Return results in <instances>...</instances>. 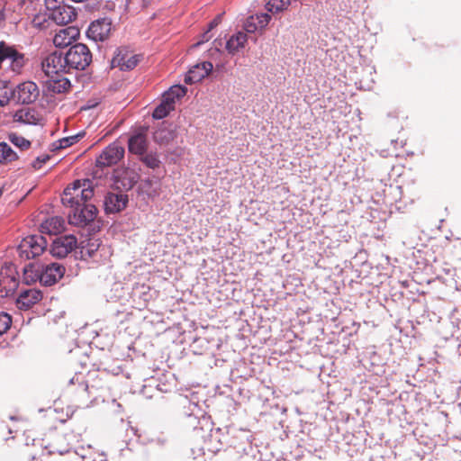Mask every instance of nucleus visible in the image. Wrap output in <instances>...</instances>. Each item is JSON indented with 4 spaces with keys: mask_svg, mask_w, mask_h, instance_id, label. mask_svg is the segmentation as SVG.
<instances>
[{
    "mask_svg": "<svg viewBox=\"0 0 461 461\" xmlns=\"http://www.w3.org/2000/svg\"><path fill=\"white\" fill-rule=\"evenodd\" d=\"M80 35L79 29L77 26H68L59 30L53 37V44L57 48H66L70 46Z\"/></svg>",
    "mask_w": 461,
    "mask_h": 461,
    "instance_id": "nucleus-12",
    "label": "nucleus"
},
{
    "mask_svg": "<svg viewBox=\"0 0 461 461\" xmlns=\"http://www.w3.org/2000/svg\"><path fill=\"white\" fill-rule=\"evenodd\" d=\"M124 156V148L119 143L113 142L106 147L96 158V166L99 167H111L117 164Z\"/></svg>",
    "mask_w": 461,
    "mask_h": 461,
    "instance_id": "nucleus-8",
    "label": "nucleus"
},
{
    "mask_svg": "<svg viewBox=\"0 0 461 461\" xmlns=\"http://www.w3.org/2000/svg\"><path fill=\"white\" fill-rule=\"evenodd\" d=\"M40 95L38 86L32 81H25L19 84L14 90L13 96L18 103L32 104Z\"/></svg>",
    "mask_w": 461,
    "mask_h": 461,
    "instance_id": "nucleus-9",
    "label": "nucleus"
},
{
    "mask_svg": "<svg viewBox=\"0 0 461 461\" xmlns=\"http://www.w3.org/2000/svg\"><path fill=\"white\" fill-rule=\"evenodd\" d=\"M248 37L245 33L242 32H239L235 37L232 36V51L234 50H240V49H243L245 46V43L247 42Z\"/></svg>",
    "mask_w": 461,
    "mask_h": 461,
    "instance_id": "nucleus-31",
    "label": "nucleus"
},
{
    "mask_svg": "<svg viewBox=\"0 0 461 461\" xmlns=\"http://www.w3.org/2000/svg\"><path fill=\"white\" fill-rule=\"evenodd\" d=\"M8 60L10 68L15 74H21L27 59L24 54L19 52L14 46L5 41L0 42V63Z\"/></svg>",
    "mask_w": 461,
    "mask_h": 461,
    "instance_id": "nucleus-5",
    "label": "nucleus"
},
{
    "mask_svg": "<svg viewBox=\"0 0 461 461\" xmlns=\"http://www.w3.org/2000/svg\"><path fill=\"white\" fill-rule=\"evenodd\" d=\"M221 431V429H218L217 431L212 435V437L217 438V434Z\"/></svg>",
    "mask_w": 461,
    "mask_h": 461,
    "instance_id": "nucleus-39",
    "label": "nucleus"
},
{
    "mask_svg": "<svg viewBox=\"0 0 461 461\" xmlns=\"http://www.w3.org/2000/svg\"><path fill=\"white\" fill-rule=\"evenodd\" d=\"M46 15L57 24L65 25L77 18L76 9L65 0H44Z\"/></svg>",
    "mask_w": 461,
    "mask_h": 461,
    "instance_id": "nucleus-3",
    "label": "nucleus"
},
{
    "mask_svg": "<svg viewBox=\"0 0 461 461\" xmlns=\"http://www.w3.org/2000/svg\"><path fill=\"white\" fill-rule=\"evenodd\" d=\"M58 452H59V454H61V455H62V454H64V453H68V450H65V451H63V450H58Z\"/></svg>",
    "mask_w": 461,
    "mask_h": 461,
    "instance_id": "nucleus-40",
    "label": "nucleus"
},
{
    "mask_svg": "<svg viewBox=\"0 0 461 461\" xmlns=\"http://www.w3.org/2000/svg\"><path fill=\"white\" fill-rule=\"evenodd\" d=\"M128 195L122 193H108L104 201L106 213H115L122 211L128 203Z\"/></svg>",
    "mask_w": 461,
    "mask_h": 461,
    "instance_id": "nucleus-13",
    "label": "nucleus"
},
{
    "mask_svg": "<svg viewBox=\"0 0 461 461\" xmlns=\"http://www.w3.org/2000/svg\"><path fill=\"white\" fill-rule=\"evenodd\" d=\"M50 159L49 155H43L38 157L33 162L32 167L34 169H40L44 163H46Z\"/></svg>",
    "mask_w": 461,
    "mask_h": 461,
    "instance_id": "nucleus-35",
    "label": "nucleus"
},
{
    "mask_svg": "<svg viewBox=\"0 0 461 461\" xmlns=\"http://www.w3.org/2000/svg\"><path fill=\"white\" fill-rule=\"evenodd\" d=\"M17 158V154L6 142H0V163L12 162Z\"/></svg>",
    "mask_w": 461,
    "mask_h": 461,
    "instance_id": "nucleus-24",
    "label": "nucleus"
},
{
    "mask_svg": "<svg viewBox=\"0 0 461 461\" xmlns=\"http://www.w3.org/2000/svg\"><path fill=\"white\" fill-rule=\"evenodd\" d=\"M213 50L219 53H230V37L218 38L213 41Z\"/></svg>",
    "mask_w": 461,
    "mask_h": 461,
    "instance_id": "nucleus-28",
    "label": "nucleus"
},
{
    "mask_svg": "<svg viewBox=\"0 0 461 461\" xmlns=\"http://www.w3.org/2000/svg\"><path fill=\"white\" fill-rule=\"evenodd\" d=\"M112 31V21L109 18H100L93 21L87 30L86 37L95 42H104L109 39Z\"/></svg>",
    "mask_w": 461,
    "mask_h": 461,
    "instance_id": "nucleus-6",
    "label": "nucleus"
},
{
    "mask_svg": "<svg viewBox=\"0 0 461 461\" xmlns=\"http://www.w3.org/2000/svg\"><path fill=\"white\" fill-rule=\"evenodd\" d=\"M94 196L92 181L76 180L66 187L61 196L64 206L69 207L68 222L76 226H85L93 221L96 216V207L88 203Z\"/></svg>",
    "mask_w": 461,
    "mask_h": 461,
    "instance_id": "nucleus-1",
    "label": "nucleus"
},
{
    "mask_svg": "<svg viewBox=\"0 0 461 461\" xmlns=\"http://www.w3.org/2000/svg\"><path fill=\"white\" fill-rule=\"evenodd\" d=\"M83 389L86 390L87 389V384H83Z\"/></svg>",
    "mask_w": 461,
    "mask_h": 461,
    "instance_id": "nucleus-42",
    "label": "nucleus"
},
{
    "mask_svg": "<svg viewBox=\"0 0 461 461\" xmlns=\"http://www.w3.org/2000/svg\"><path fill=\"white\" fill-rule=\"evenodd\" d=\"M24 275H25L24 278H25L26 282L28 283L29 280H28V276H27L28 275L27 270H25Z\"/></svg>",
    "mask_w": 461,
    "mask_h": 461,
    "instance_id": "nucleus-38",
    "label": "nucleus"
},
{
    "mask_svg": "<svg viewBox=\"0 0 461 461\" xmlns=\"http://www.w3.org/2000/svg\"><path fill=\"white\" fill-rule=\"evenodd\" d=\"M77 246L74 235H65L55 239L51 244L50 252L54 257L64 258Z\"/></svg>",
    "mask_w": 461,
    "mask_h": 461,
    "instance_id": "nucleus-11",
    "label": "nucleus"
},
{
    "mask_svg": "<svg viewBox=\"0 0 461 461\" xmlns=\"http://www.w3.org/2000/svg\"><path fill=\"white\" fill-rule=\"evenodd\" d=\"M73 383H74V378H71V379L69 380V384H73Z\"/></svg>",
    "mask_w": 461,
    "mask_h": 461,
    "instance_id": "nucleus-43",
    "label": "nucleus"
},
{
    "mask_svg": "<svg viewBox=\"0 0 461 461\" xmlns=\"http://www.w3.org/2000/svg\"><path fill=\"white\" fill-rule=\"evenodd\" d=\"M99 250H100L99 244H97L95 241V242L87 241V243L86 245L81 247L80 255L84 260H88V259L92 258L95 261H96Z\"/></svg>",
    "mask_w": 461,
    "mask_h": 461,
    "instance_id": "nucleus-22",
    "label": "nucleus"
},
{
    "mask_svg": "<svg viewBox=\"0 0 461 461\" xmlns=\"http://www.w3.org/2000/svg\"><path fill=\"white\" fill-rule=\"evenodd\" d=\"M141 162L151 169H156L160 167L161 161L156 152H145L140 157Z\"/></svg>",
    "mask_w": 461,
    "mask_h": 461,
    "instance_id": "nucleus-27",
    "label": "nucleus"
},
{
    "mask_svg": "<svg viewBox=\"0 0 461 461\" xmlns=\"http://www.w3.org/2000/svg\"><path fill=\"white\" fill-rule=\"evenodd\" d=\"M41 292L37 289L22 290L17 297V304L21 309H28L41 300Z\"/></svg>",
    "mask_w": 461,
    "mask_h": 461,
    "instance_id": "nucleus-18",
    "label": "nucleus"
},
{
    "mask_svg": "<svg viewBox=\"0 0 461 461\" xmlns=\"http://www.w3.org/2000/svg\"><path fill=\"white\" fill-rule=\"evenodd\" d=\"M139 61L138 55L131 53L125 48H118L111 60V65L113 68H119L120 70L126 71L133 69Z\"/></svg>",
    "mask_w": 461,
    "mask_h": 461,
    "instance_id": "nucleus-10",
    "label": "nucleus"
},
{
    "mask_svg": "<svg viewBox=\"0 0 461 461\" xmlns=\"http://www.w3.org/2000/svg\"><path fill=\"white\" fill-rule=\"evenodd\" d=\"M221 15H218L216 18H214L209 23L208 30L206 32H204L203 34L202 35V40L198 41L195 44H194V47H197L198 45L202 44L203 42L208 41L212 37L210 34L211 30H212L214 27H216L221 23Z\"/></svg>",
    "mask_w": 461,
    "mask_h": 461,
    "instance_id": "nucleus-30",
    "label": "nucleus"
},
{
    "mask_svg": "<svg viewBox=\"0 0 461 461\" xmlns=\"http://www.w3.org/2000/svg\"><path fill=\"white\" fill-rule=\"evenodd\" d=\"M171 104L161 101V103L155 108L153 111L152 116L154 119L160 120L168 115V113L173 111Z\"/></svg>",
    "mask_w": 461,
    "mask_h": 461,
    "instance_id": "nucleus-29",
    "label": "nucleus"
},
{
    "mask_svg": "<svg viewBox=\"0 0 461 461\" xmlns=\"http://www.w3.org/2000/svg\"><path fill=\"white\" fill-rule=\"evenodd\" d=\"M290 5V0H267L266 9L272 14H277L287 9Z\"/></svg>",
    "mask_w": 461,
    "mask_h": 461,
    "instance_id": "nucleus-26",
    "label": "nucleus"
},
{
    "mask_svg": "<svg viewBox=\"0 0 461 461\" xmlns=\"http://www.w3.org/2000/svg\"><path fill=\"white\" fill-rule=\"evenodd\" d=\"M167 91L168 95H172L176 100H179L185 95L187 89L183 86L176 85L171 86Z\"/></svg>",
    "mask_w": 461,
    "mask_h": 461,
    "instance_id": "nucleus-34",
    "label": "nucleus"
},
{
    "mask_svg": "<svg viewBox=\"0 0 461 461\" xmlns=\"http://www.w3.org/2000/svg\"><path fill=\"white\" fill-rule=\"evenodd\" d=\"M49 79L45 82L48 91L53 94H61L68 91L71 86L70 81L59 74L47 75Z\"/></svg>",
    "mask_w": 461,
    "mask_h": 461,
    "instance_id": "nucleus-17",
    "label": "nucleus"
},
{
    "mask_svg": "<svg viewBox=\"0 0 461 461\" xmlns=\"http://www.w3.org/2000/svg\"><path fill=\"white\" fill-rule=\"evenodd\" d=\"M47 241L41 235H31L21 241L18 252L22 258L31 259L40 256L46 249Z\"/></svg>",
    "mask_w": 461,
    "mask_h": 461,
    "instance_id": "nucleus-4",
    "label": "nucleus"
},
{
    "mask_svg": "<svg viewBox=\"0 0 461 461\" xmlns=\"http://www.w3.org/2000/svg\"><path fill=\"white\" fill-rule=\"evenodd\" d=\"M160 184L158 178H147L140 183V189L149 197L158 194Z\"/></svg>",
    "mask_w": 461,
    "mask_h": 461,
    "instance_id": "nucleus-23",
    "label": "nucleus"
},
{
    "mask_svg": "<svg viewBox=\"0 0 461 461\" xmlns=\"http://www.w3.org/2000/svg\"><path fill=\"white\" fill-rule=\"evenodd\" d=\"M136 182L135 179L132 180L131 184L130 185V187H132V185Z\"/></svg>",
    "mask_w": 461,
    "mask_h": 461,
    "instance_id": "nucleus-41",
    "label": "nucleus"
},
{
    "mask_svg": "<svg viewBox=\"0 0 461 461\" xmlns=\"http://www.w3.org/2000/svg\"><path fill=\"white\" fill-rule=\"evenodd\" d=\"M14 120L23 124L36 125L39 123L40 117L35 110L23 108L15 112Z\"/></svg>",
    "mask_w": 461,
    "mask_h": 461,
    "instance_id": "nucleus-21",
    "label": "nucleus"
},
{
    "mask_svg": "<svg viewBox=\"0 0 461 461\" xmlns=\"http://www.w3.org/2000/svg\"><path fill=\"white\" fill-rule=\"evenodd\" d=\"M12 324V318L6 312H0V335L5 333Z\"/></svg>",
    "mask_w": 461,
    "mask_h": 461,
    "instance_id": "nucleus-33",
    "label": "nucleus"
},
{
    "mask_svg": "<svg viewBox=\"0 0 461 461\" xmlns=\"http://www.w3.org/2000/svg\"><path fill=\"white\" fill-rule=\"evenodd\" d=\"M6 280L9 281V283H10V287L5 292L6 294H8L10 292L14 290V288L17 285V283H16V280L14 277H12V278L6 277ZM0 282H5V278L4 277L2 280H0Z\"/></svg>",
    "mask_w": 461,
    "mask_h": 461,
    "instance_id": "nucleus-37",
    "label": "nucleus"
},
{
    "mask_svg": "<svg viewBox=\"0 0 461 461\" xmlns=\"http://www.w3.org/2000/svg\"><path fill=\"white\" fill-rule=\"evenodd\" d=\"M92 53L83 43H76L66 51H54L41 62L45 75L83 71L92 62Z\"/></svg>",
    "mask_w": 461,
    "mask_h": 461,
    "instance_id": "nucleus-2",
    "label": "nucleus"
},
{
    "mask_svg": "<svg viewBox=\"0 0 461 461\" xmlns=\"http://www.w3.org/2000/svg\"><path fill=\"white\" fill-rule=\"evenodd\" d=\"M65 221L62 217L54 216L44 221L41 225V233L57 235L64 230Z\"/></svg>",
    "mask_w": 461,
    "mask_h": 461,
    "instance_id": "nucleus-20",
    "label": "nucleus"
},
{
    "mask_svg": "<svg viewBox=\"0 0 461 461\" xmlns=\"http://www.w3.org/2000/svg\"><path fill=\"white\" fill-rule=\"evenodd\" d=\"M185 411V425L196 430L202 422L206 421V418L203 414V411L197 403L189 402Z\"/></svg>",
    "mask_w": 461,
    "mask_h": 461,
    "instance_id": "nucleus-16",
    "label": "nucleus"
},
{
    "mask_svg": "<svg viewBox=\"0 0 461 461\" xmlns=\"http://www.w3.org/2000/svg\"><path fill=\"white\" fill-rule=\"evenodd\" d=\"M9 140L16 147L26 149H29L31 146V142L26 140L25 138L16 135V134H11L9 136Z\"/></svg>",
    "mask_w": 461,
    "mask_h": 461,
    "instance_id": "nucleus-32",
    "label": "nucleus"
},
{
    "mask_svg": "<svg viewBox=\"0 0 461 461\" xmlns=\"http://www.w3.org/2000/svg\"><path fill=\"white\" fill-rule=\"evenodd\" d=\"M2 194H3V192H2V190L0 189V197L2 196Z\"/></svg>",
    "mask_w": 461,
    "mask_h": 461,
    "instance_id": "nucleus-44",
    "label": "nucleus"
},
{
    "mask_svg": "<svg viewBox=\"0 0 461 461\" xmlns=\"http://www.w3.org/2000/svg\"><path fill=\"white\" fill-rule=\"evenodd\" d=\"M128 148L131 153L136 154L139 157L147 152L148 140L144 133L133 134L128 140Z\"/></svg>",
    "mask_w": 461,
    "mask_h": 461,
    "instance_id": "nucleus-19",
    "label": "nucleus"
},
{
    "mask_svg": "<svg viewBox=\"0 0 461 461\" xmlns=\"http://www.w3.org/2000/svg\"><path fill=\"white\" fill-rule=\"evenodd\" d=\"M212 69V65L210 62L196 64L185 74V83L188 85L197 83L204 78Z\"/></svg>",
    "mask_w": 461,
    "mask_h": 461,
    "instance_id": "nucleus-15",
    "label": "nucleus"
},
{
    "mask_svg": "<svg viewBox=\"0 0 461 461\" xmlns=\"http://www.w3.org/2000/svg\"><path fill=\"white\" fill-rule=\"evenodd\" d=\"M270 20L271 16L267 13L256 14L247 18L243 28L247 32L253 33L258 30L266 28Z\"/></svg>",
    "mask_w": 461,
    "mask_h": 461,
    "instance_id": "nucleus-14",
    "label": "nucleus"
},
{
    "mask_svg": "<svg viewBox=\"0 0 461 461\" xmlns=\"http://www.w3.org/2000/svg\"><path fill=\"white\" fill-rule=\"evenodd\" d=\"M85 136V132L81 131L76 135L68 136L59 140L53 143L55 149H66L71 145L77 143L80 139Z\"/></svg>",
    "mask_w": 461,
    "mask_h": 461,
    "instance_id": "nucleus-25",
    "label": "nucleus"
},
{
    "mask_svg": "<svg viewBox=\"0 0 461 461\" xmlns=\"http://www.w3.org/2000/svg\"><path fill=\"white\" fill-rule=\"evenodd\" d=\"M65 274V267L59 263H50L41 266L37 270L36 278L45 286L56 284Z\"/></svg>",
    "mask_w": 461,
    "mask_h": 461,
    "instance_id": "nucleus-7",
    "label": "nucleus"
},
{
    "mask_svg": "<svg viewBox=\"0 0 461 461\" xmlns=\"http://www.w3.org/2000/svg\"><path fill=\"white\" fill-rule=\"evenodd\" d=\"M162 101L168 104H171L172 108L175 109V103L176 100L172 95H168V91L164 93Z\"/></svg>",
    "mask_w": 461,
    "mask_h": 461,
    "instance_id": "nucleus-36",
    "label": "nucleus"
}]
</instances>
